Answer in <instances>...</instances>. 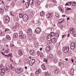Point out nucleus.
I'll return each mask as SVG.
<instances>
[{"label":"nucleus","mask_w":76,"mask_h":76,"mask_svg":"<svg viewBox=\"0 0 76 76\" xmlns=\"http://www.w3.org/2000/svg\"><path fill=\"white\" fill-rule=\"evenodd\" d=\"M23 18L24 21H25V22L28 21V18H29V17H28V15L26 14H25L23 15Z\"/></svg>","instance_id":"nucleus-1"},{"label":"nucleus","mask_w":76,"mask_h":76,"mask_svg":"<svg viewBox=\"0 0 76 76\" xmlns=\"http://www.w3.org/2000/svg\"><path fill=\"white\" fill-rule=\"evenodd\" d=\"M23 69L22 68L17 69H15L16 72L17 73H18V74L22 73V72H23Z\"/></svg>","instance_id":"nucleus-2"},{"label":"nucleus","mask_w":76,"mask_h":76,"mask_svg":"<svg viewBox=\"0 0 76 76\" xmlns=\"http://www.w3.org/2000/svg\"><path fill=\"white\" fill-rule=\"evenodd\" d=\"M63 50L64 53H67L69 50V46H67L65 48H63Z\"/></svg>","instance_id":"nucleus-3"},{"label":"nucleus","mask_w":76,"mask_h":76,"mask_svg":"<svg viewBox=\"0 0 76 76\" xmlns=\"http://www.w3.org/2000/svg\"><path fill=\"white\" fill-rule=\"evenodd\" d=\"M76 47V45H75V43L72 42L70 45V49L71 50H74Z\"/></svg>","instance_id":"nucleus-4"},{"label":"nucleus","mask_w":76,"mask_h":76,"mask_svg":"<svg viewBox=\"0 0 76 76\" xmlns=\"http://www.w3.org/2000/svg\"><path fill=\"white\" fill-rule=\"evenodd\" d=\"M28 34L29 35H32V30L31 29H29L28 30Z\"/></svg>","instance_id":"nucleus-5"},{"label":"nucleus","mask_w":76,"mask_h":76,"mask_svg":"<svg viewBox=\"0 0 76 76\" xmlns=\"http://www.w3.org/2000/svg\"><path fill=\"white\" fill-rule=\"evenodd\" d=\"M35 32L37 34H39L41 32V29L39 28H37L35 30Z\"/></svg>","instance_id":"nucleus-6"},{"label":"nucleus","mask_w":76,"mask_h":76,"mask_svg":"<svg viewBox=\"0 0 76 76\" xmlns=\"http://www.w3.org/2000/svg\"><path fill=\"white\" fill-rule=\"evenodd\" d=\"M6 22L9 23L10 21V18L9 16H7L5 18Z\"/></svg>","instance_id":"nucleus-7"},{"label":"nucleus","mask_w":76,"mask_h":76,"mask_svg":"<svg viewBox=\"0 0 76 76\" xmlns=\"http://www.w3.org/2000/svg\"><path fill=\"white\" fill-rule=\"evenodd\" d=\"M10 67L8 68H6L5 69V71L6 73H9L10 72Z\"/></svg>","instance_id":"nucleus-8"},{"label":"nucleus","mask_w":76,"mask_h":76,"mask_svg":"<svg viewBox=\"0 0 76 76\" xmlns=\"http://www.w3.org/2000/svg\"><path fill=\"white\" fill-rule=\"evenodd\" d=\"M50 34L51 37H54V36H56H56H59V35L58 34H55L54 32H52L50 33Z\"/></svg>","instance_id":"nucleus-9"},{"label":"nucleus","mask_w":76,"mask_h":76,"mask_svg":"<svg viewBox=\"0 0 76 76\" xmlns=\"http://www.w3.org/2000/svg\"><path fill=\"white\" fill-rule=\"evenodd\" d=\"M74 31H75V28H70L69 32L70 34H73Z\"/></svg>","instance_id":"nucleus-10"},{"label":"nucleus","mask_w":76,"mask_h":76,"mask_svg":"<svg viewBox=\"0 0 76 76\" xmlns=\"http://www.w3.org/2000/svg\"><path fill=\"white\" fill-rule=\"evenodd\" d=\"M35 3L36 5L39 6V5H40V4H41V2H40L39 1L36 0L35 2Z\"/></svg>","instance_id":"nucleus-11"},{"label":"nucleus","mask_w":76,"mask_h":76,"mask_svg":"<svg viewBox=\"0 0 76 76\" xmlns=\"http://www.w3.org/2000/svg\"><path fill=\"white\" fill-rule=\"evenodd\" d=\"M4 72H5V70L4 69H2L1 73V75L3 76L4 75Z\"/></svg>","instance_id":"nucleus-12"},{"label":"nucleus","mask_w":76,"mask_h":76,"mask_svg":"<svg viewBox=\"0 0 76 76\" xmlns=\"http://www.w3.org/2000/svg\"><path fill=\"white\" fill-rule=\"evenodd\" d=\"M46 50L47 52H49L50 51V46H48L46 48Z\"/></svg>","instance_id":"nucleus-13"},{"label":"nucleus","mask_w":76,"mask_h":76,"mask_svg":"<svg viewBox=\"0 0 76 76\" xmlns=\"http://www.w3.org/2000/svg\"><path fill=\"white\" fill-rule=\"evenodd\" d=\"M56 42V39L55 38H53L51 39V42L53 43V44H54Z\"/></svg>","instance_id":"nucleus-14"},{"label":"nucleus","mask_w":76,"mask_h":76,"mask_svg":"<svg viewBox=\"0 0 76 76\" xmlns=\"http://www.w3.org/2000/svg\"><path fill=\"white\" fill-rule=\"evenodd\" d=\"M18 37V34L17 33H15L13 35V39H15Z\"/></svg>","instance_id":"nucleus-15"},{"label":"nucleus","mask_w":76,"mask_h":76,"mask_svg":"<svg viewBox=\"0 0 76 76\" xmlns=\"http://www.w3.org/2000/svg\"><path fill=\"white\" fill-rule=\"evenodd\" d=\"M18 54L19 56H21L22 55H23V52L21 51V50H20L18 52Z\"/></svg>","instance_id":"nucleus-16"},{"label":"nucleus","mask_w":76,"mask_h":76,"mask_svg":"<svg viewBox=\"0 0 76 76\" xmlns=\"http://www.w3.org/2000/svg\"><path fill=\"white\" fill-rule=\"evenodd\" d=\"M41 70L39 69H38L35 72V74L36 75H38V74H39V73H41Z\"/></svg>","instance_id":"nucleus-17"},{"label":"nucleus","mask_w":76,"mask_h":76,"mask_svg":"<svg viewBox=\"0 0 76 76\" xmlns=\"http://www.w3.org/2000/svg\"><path fill=\"white\" fill-rule=\"evenodd\" d=\"M59 72H60V71L58 69H56L54 71L56 75L59 73Z\"/></svg>","instance_id":"nucleus-18"},{"label":"nucleus","mask_w":76,"mask_h":76,"mask_svg":"<svg viewBox=\"0 0 76 76\" xmlns=\"http://www.w3.org/2000/svg\"><path fill=\"white\" fill-rule=\"evenodd\" d=\"M23 34H23L22 32H20V39H22V37H23Z\"/></svg>","instance_id":"nucleus-19"},{"label":"nucleus","mask_w":76,"mask_h":76,"mask_svg":"<svg viewBox=\"0 0 76 76\" xmlns=\"http://www.w3.org/2000/svg\"><path fill=\"white\" fill-rule=\"evenodd\" d=\"M58 8L59 9V10H60V11H61L62 13H63V9H62V8H61V6H59L58 7Z\"/></svg>","instance_id":"nucleus-20"},{"label":"nucleus","mask_w":76,"mask_h":76,"mask_svg":"<svg viewBox=\"0 0 76 76\" xmlns=\"http://www.w3.org/2000/svg\"><path fill=\"white\" fill-rule=\"evenodd\" d=\"M29 2L30 5H32L34 4V0H29Z\"/></svg>","instance_id":"nucleus-21"},{"label":"nucleus","mask_w":76,"mask_h":76,"mask_svg":"<svg viewBox=\"0 0 76 76\" xmlns=\"http://www.w3.org/2000/svg\"><path fill=\"white\" fill-rule=\"evenodd\" d=\"M64 20V19H60L58 20V22H59L58 23H63V22Z\"/></svg>","instance_id":"nucleus-22"},{"label":"nucleus","mask_w":76,"mask_h":76,"mask_svg":"<svg viewBox=\"0 0 76 76\" xmlns=\"http://www.w3.org/2000/svg\"><path fill=\"white\" fill-rule=\"evenodd\" d=\"M42 69H43L44 70H46V69H47V68H45V65L44 64H42Z\"/></svg>","instance_id":"nucleus-23"},{"label":"nucleus","mask_w":76,"mask_h":76,"mask_svg":"<svg viewBox=\"0 0 76 76\" xmlns=\"http://www.w3.org/2000/svg\"><path fill=\"white\" fill-rule=\"evenodd\" d=\"M30 62H31V63L32 64H34V63H35V59H32L30 61Z\"/></svg>","instance_id":"nucleus-24"},{"label":"nucleus","mask_w":76,"mask_h":76,"mask_svg":"<svg viewBox=\"0 0 76 76\" xmlns=\"http://www.w3.org/2000/svg\"><path fill=\"white\" fill-rule=\"evenodd\" d=\"M6 38L8 40H10L11 39V37L9 35H7L6 36Z\"/></svg>","instance_id":"nucleus-25"},{"label":"nucleus","mask_w":76,"mask_h":76,"mask_svg":"<svg viewBox=\"0 0 76 76\" xmlns=\"http://www.w3.org/2000/svg\"><path fill=\"white\" fill-rule=\"evenodd\" d=\"M4 12V10L0 8V13L1 14H3Z\"/></svg>","instance_id":"nucleus-26"},{"label":"nucleus","mask_w":76,"mask_h":76,"mask_svg":"<svg viewBox=\"0 0 76 76\" xmlns=\"http://www.w3.org/2000/svg\"><path fill=\"white\" fill-rule=\"evenodd\" d=\"M4 8L5 10H8V9H9V7L7 5H4Z\"/></svg>","instance_id":"nucleus-27"},{"label":"nucleus","mask_w":76,"mask_h":76,"mask_svg":"<svg viewBox=\"0 0 76 76\" xmlns=\"http://www.w3.org/2000/svg\"><path fill=\"white\" fill-rule=\"evenodd\" d=\"M30 53L31 55H33V54H34V50H30Z\"/></svg>","instance_id":"nucleus-28"},{"label":"nucleus","mask_w":76,"mask_h":76,"mask_svg":"<svg viewBox=\"0 0 76 76\" xmlns=\"http://www.w3.org/2000/svg\"><path fill=\"white\" fill-rule=\"evenodd\" d=\"M49 57L50 58V59H52V58H53V56L52 55L50 54L49 55Z\"/></svg>","instance_id":"nucleus-29"},{"label":"nucleus","mask_w":76,"mask_h":76,"mask_svg":"<svg viewBox=\"0 0 76 76\" xmlns=\"http://www.w3.org/2000/svg\"><path fill=\"white\" fill-rule=\"evenodd\" d=\"M74 73V69H72L70 71V74H72Z\"/></svg>","instance_id":"nucleus-30"},{"label":"nucleus","mask_w":76,"mask_h":76,"mask_svg":"<svg viewBox=\"0 0 76 76\" xmlns=\"http://www.w3.org/2000/svg\"><path fill=\"white\" fill-rule=\"evenodd\" d=\"M26 7L28 8L29 6V4L28 2H26Z\"/></svg>","instance_id":"nucleus-31"},{"label":"nucleus","mask_w":76,"mask_h":76,"mask_svg":"<svg viewBox=\"0 0 76 76\" xmlns=\"http://www.w3.org/2000/svg\"><path fill=\"white\" fill-rule=\"evenodd\" d=\"M3 65L1 64V66H0V70H3V69H3Z\"/></svg>","instance_id":"nucleus-32"},{"label":"nucleus","mask_w":76,"mask_h":76,"mask_svg":"<svg viewBox=\"0 0 76 76\" xmlns=\"http://www.w3.org/2000/svg\"><path fill=\"white\" fill-rule=\"evenodd\" d=\"M6 31H9V32H10V30L8 28H6L5 30V32H6Z\"/></svg>","instance_id":"nucleus-33"},{"label":"nucleus","mask_w":76,"mask_h":76,"mask_svg":"<svg viewBox=\"0 0 76 76\" xmlns=\"http://www.w3.org/2000/svg\"><path fill=\"white\" fill-rule=\"evenodd\" d=\"M45 76H49V74H48V72H45Z\"/></svg>","instance_id":"nucleus-34"},{"label":"nucleus","mask_w":76,"mask_h":76,"mask_svg":"<svg viewBox=\"0 0 76 76\" xmlns=\"http://www.w3.org/2000/svg\"><path fill=\"white\" fill-rule=\"evenodd\" d=\"M48 38L51 39V36L50 34H49L48 35Z\"/></svg>","instance_id":"nucleus-35"},{"label":"nucleus","mask_w":76,"mask_h":76,"mask_svg":"<svg viewBox=\"0 0 76 76\" xmlns=\"http://www.w3.org/2000/svg\"><path fill=\"white\" fill-rule=\"evenodd\" d=\"M40 39L41 40V41H43V40H44V39H45V38H44V37H41L40 38Z\"/></svg>","instance_id":"nucleus-36"},{"label":"nucleus","mask_w":76,"mask_h":76,"mask_svg":"<svg viewBox=\"0 0 76 76\" xmlns=\"http://www.w3.org/2000/svg\"><path fill=\"white\" fill-rule=\"evenodd\" d=\"M73 6H76V2H73V3L72 4Z\"/></svg>","instance_id":"nucleus-37"},{"label":"nucleus","mask_w":76,"mask_h":76,"mask_svg":"<svg viewBox=\"0 0 76 76\" xmlns=\"http://www.w3.org/2000/svg\"><path fill=\"white\" fill-rule=\"evenodd\" d=\"M22 38H26V35L25 34H23Z\"/></svg>","instance_id":"nucleus-38"},{"label":"nucleus","mask_w":76,"mask_h":76,"mask_svg":"<svg viewBox=\"0 0 76 76\" xmlns=\"http://www.w3.org/2000/svg\"><path fill=\"white\" fill-rule=\"evenodd\" d=\"M0 34L1 35V36H3V32L0 31Z\"/></svg>","instance_id":"nucleus-39"},{"label":"nucleus","mask_w":76,"mask_h":76,"mask_svg":"<svg viewBox=\"0 0 76 76\" xmlns=\"http://www.w3.org/2000/svg\"><path fill=\"white\" fill-rule=\"evenodd\" d=\"M43 61L44 62H46V63H47V59L46 58H44V59Z\"/></svg>","instance_id":"nucleus-40"},{"label":"nucleus","mask_w":76,"mask_h":76,"mask_svg":"<svg viewBox=\"0 0 76 76\" xmlns=\"http://www.w3.org/2000/svg\"><path fill=\"white\" fill-rule=\"evenodd\" d=\"M11 70H12L14 71L15 70V68L13 66L11 67Z\"/></svg>","instance_id":"nucleus-41"},{"label":"nucleus","mask_w":76,"mask_h":76,"mask_svg":"<svg viewBox=\"0 0 76 76\" xmlns=\"http://www.w3.org/2000/svg\"><path fill=\"white\" fill-rule=\"evenodd\" d=\"M19 26V23H16V27H18Z\"/></svg>","instance_id":"nucleus-42"},{"label":"nucleus","mask_w":76,"mask_h":76,"mask_svg":"<svg viewBox=\"0 0 76 76\" xmlns=\"http://www.w3.org/2000/svg\"><path fill=\"white\" fill-rule=\"evenodd\" d=\"M53 16V13H52L51 14H50L49 16H50V18H51V17H52Z\"/></svg>","instance_id":"nucleus-43"},{"label":"nucleus","mask_w":76,"mask_h":76,"mask_svg":"<svg viewBox=\"0 0 76 76\" xmlns=\"http://www.w3.org/2000/svg\"><path fill=\"white\" fill-rule=\"evenodd\" d=\"M73 36L74 37H76V32H75L73 34Z\"/></svg>","instance_id":"nucleus-44"},{"label":"nucleus","mask_w":76,"mask_h":76,"mask_svg":"<svg viewBox=\"0 0 76 76\" xmlns=\"http://www.w3.org/2000/svg\"><path fill=\"white\" fill-rule=\"evenodd\" d=\"M19 15L20 16V18H22L23 17V16L22 15L20 14H19Z\"/></svg>","instance_id":"nucleus-45"},{"label":"nucleus","mask_w":76,"mask_h":76,"mask_svg":"<svg viewBox=\"0 0 76 76\" xmlns=\"http://www.w3.org/2000/svg\"><path fill=\"white\" fill-rule=\"evenodd\" d=\"M58 54L60 55H61V51H59L58 52Z\"/></svg>","instance_id":"nucleus-46"},{"label":"nucleus","mask_w":76,"mask_h":76,"mask_svg":"<svg viewBox=\"0 0 76 76\" xmlns=\"http://www.w3.org/2000/svg\"><path fill=\"white\" fill-rule=\"evenodd\" d=\"M53 2L55 4L56 3H57V1H56V0H53Z\"/></svg>","instance_id":"nucleus-47"},{"label":"nucleus","mask_w":76,"mask_h":76,"mask_svg":"<svg viewBox=\"0 0 76 76\" xmlns=\"http://www.w3.org/2000/svg\"><path fill=\"white\" fill-rule=\"evenodd\" d=\"M72 10V9L70 8H69V7H67V9H66V10Z\"/></svg>","instance_id":"nucleus-48"},{"label":"nucleus","mask_w":76,"mask_h":76,"mask_svg":"<svg viewBox=\"0 0 76 76\" xmlns=\"http://www.w3.org/2000/svg\"><path fill=\"white\" fill-rule=\"evenodd\" d=\"M60 28H61V29H63V25H61L60 26Z\"/></svg>","instance_id":"nucleus-49"},{"label":"nucleus","mask_w":76,"mask_h":76,"mask_svg":"<svg viewBox=\"0 0 76 76\" xmlns=\"http://www.w3.org/2000/svg\"><path fill=\"white\" fill-rule=\"evenodd\" d=\"M15 27H14L13 28H12V29L13 30V31H15Z\"/></svg>","instance_id":"nucleus-50"},{"label":"nucleus","mask_w":76,"mask_h":76,"mask_svg":"<svg viewBox=\"0 0 76 76\" xmlns=\"http://www.w3.org/2000/svg\"><path fill=\"white\" fill-rule=\"evenodd\" d=\"M72 52L70 51H69V54H72Z\"/></svg>","instance_id":"nucleus-51"},{"label":"nucleus","mask_w":76,"mask_h":76,"mask_svg":"<svg viewBox=\"0 0 76 76\" xmlns=\"http://www.w3.org/2000/svg\"><path fill=\"white\" fill-rule=\"evenodd\" d=\"M40 54H41L40 55V57H42V56H43V53H41Z\"/></svg>","instance_id":"nucleus-52"},{"label":"nucleus","mask_w":76,"mask_h":76,"mask_svg":"<svg viewBox=\"0 0 76 76\" xmlns=\"http://www.w3.org/2000/svg\"><path fill=\"white\" fill-rule=\"evenodd\" d=\"M47 16L48 18H50V14H48L47 15Z\"/></svg>","instance_id":"nucleus-53"},{"label":"nucleus","mask_w":76,"mask_h":76,"mask_svg":"<svg viewBox=\"0 0 76 76\" xmlns=\"http://www.w3.org/2000/svg\"><path fill=\"white\" fill-rule=\"evenodd\" d=\"M49 7V5L48 4H47L46 5V8H48V7Z\"/></svg>","instance_id":"nucleus-54"},{"label":"nucleus","mask_w":76,"mask_h":76,"mask_svg":"<svg viewBox=\"0 0 76 76\" xmlns=\"http://www.w3.org/2000/svg\"><path fill=\"white\" fill-rule=\"evenodd\" d=\"M41 53H39V52L37 53V55L38 56H40L41 55Z\"/></svg>","instance_id":"nucleus-55"},{"label":"nucleus","mask_w":76,"mask_h":76,"mask_svg":"<svg viewBox=\"0 0 76 76\" xmlns=\"http://www.w3.org/2000/svg\"><path fill=\"white\" fill-rule=\"evenodd\" d=\"M65 36H66V35H64L62 36V38H63Z\"/></svg>","instance_id":"nucleus-56"},{"label":"nucleus","mask_w":76,"mask_h":76,"mask_svg":"<svg viewBox=\"0 0 76 76\" xmlns=\"http://www.w3.org/2000/svg\"><path fill=\"white\" fill-rule=\"evenodd\" d=\"M51 39L48 38V41H51Z\"/></svg>","instance_id":"nucleus-57"},{"label":"nucleus","mask_w":76,"mask_h":76,"mask_svg":"<svg viewBox=\"0 0 76 76\" xmlns=\"http://www.w3.org/2000/svg\"><path fill=\"white\" fill-rule=\"evenodd\" d=\"M72 1H70L69 2V3L70 4V5H71V4H72Z\"/></svg>","instance_id":"nucleus-58"},{"label":"nucleus","mask_w":76,"mask_h":76,"mask_svg":"<svg viewBox=\"0 0 76 76\" xmlns=\"http://www.w3.org/2000/svg\"><path fill=\"white\" fill-rule=\"evenodd\" d=\"M70 19V18H69V17H68L67 18V20H69Z\"/></svg>","instance_id":"nucleus-59"},{"label":"nucleus","mask_w":76,"mask_h":76,"mask_svg":"<svg viewBox=\"0 0 76 76\" xmlns=\"http://www.w3.org/2000/svg\"><path fill=\"white\" fill-rule=\"evenodd\" d=\"M8 55L9 56H11V55H12V54L11 53H9V54H8Z\"/></svg>","instance_id":"nucleus-60"},{"label":"nucleus","mask_w":76,"mask_h":76,"mask_svg":"<svg viewBox=\"0 0 76 76\" xmlns=\"http://www.w3.org/2000/svg\"><path fill=\"white\" fill-rule=\"evenodd\" d=\"M65 60L66 61H68V58H65Z\"/></svg>","instance_id":"nucleus-61"},{"label":"nucleus","mask_w":76,"mask_h":76,"mask_svg":"<svg viewBox=\"0 0 76 76\" xmlns=\"http://www.w3.org/2000/svg\"><path fill=\"white\" fill-rule=\"evenodd\" d=\"M25 69H28V68H27V67L26 66H25Z\"/></svg>","instance_id":"nucleus-62"},{"label":"nucleus","mask_w":76,"mask_h":76,"mask_svg":"<svg viewBox=\"0 0 76 76\" xmlns=\"http://www.w3.org/2000/svg\"><path fill=\"white\" fill-rule=\"evenodd\" d=\"M71 61H72V63H73V59H72Z\"/></svg>","instance_id":"nucleus-63"},{"label":"nucleus","mask_w":76,"mask_h":76,"mask_svg":"<svg viewBox=\"0 0 76 76\" xmlns=\"http://www.w3.org/2000/svg\"><path fill=\"white\" fill-rule=\"evenodd\" d=\"M70 37V34H68V37Z\"/></svg>","instance_id":"nucleus-64"}]
</instances>
